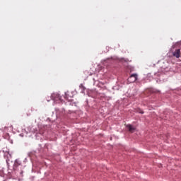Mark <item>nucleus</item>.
I'll return each mask as SVG.
<instances>
[{
  "instance_id": "4",
  "label": "nucleus",
  "mask_w": 181,
  "mask_h": 181,
  "mask_svg": "<svg viewBox=\"0 0 181 181\" xmlns=\"http://www.w3.org/2000/svg\"><path fill=\"white\" fill-rule=\"evenodd\" d=\"M127 128L129 129V132H132V133L134 132L136 129L135 127H134L131 124H127Z\"/></svg>"
},
{
  "instance_id": "5",
  "label": "nucleus",
  "mask_w": 181,
  "mask_h": 181,
  "mask_svg": "<svg viewBox=\"0 0 181 181\" xmlns=\"http://www.w3.org/2000/svg\"><path fill=\"white\" fill-rule=\"evenodd\" d=\"M79 87H80V88H82V90H86V88L84 87L83 85H80Z\"/></svg>"
},
{
  "instance_id": "3",
  "label": "nucleus",
  "mask_w": 181,
  "mask_h": 181,
  "mask_svg": "<svg viewBox=\"0 0 181 181\" xmlns=\"http://www.w3.org/2000/svg\"><path fill=\"white\" fill-rule=\"evenodd\" d=\"M173 56L177 59H179V57H180V49H175V52H173Z\"/></svg>"
},
{
  "instance_id": "1",
  "label": "nucleus",
  "mask_w": 181,
  "mask_h": 181,
  "mask_svg": "<svg viewBox=\"0 0 181 181\" xmlns=\"http://www.w3.org/2000/svg\"><path fill=\"white\" fill-rule=\"evenodd\" d=\"M136 80H138V74H132L129 78V81H130V83H135Z\"/></svg>"
},
{
  "instance_id": "2",
  "label": "nucleus",
  "mask_w": 181,
  "mask_h": 181,
  "mask_svg": "<svg viewBox=\"0 0 181 181\" xmlns=\"http://www.w3.org/2000/svg\"><path fill=\"white\" fill-rule=\"evenodd\" d=\"M51 98L54 101H59V100H62V96H60V94H59V93H53L51 95Z\"/></svg>"
},
{
  "instance_id": "6",
  "label": "nucleus",
  "mask_w": 181,
  "mask_h": 181,
  "mask_svg": "<svg viewBox=\"0 0 181 181\" xmlns=\"http://www.w3.org/2000/svg\"><path fill=\"white\" fill-rule=\"evenodd\" d=\"M137 112H139V114H144V112H143L142 110H141V109H139V110H137Z\"/></svg>"
}]
</instances>
